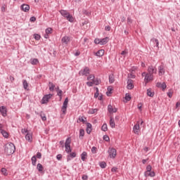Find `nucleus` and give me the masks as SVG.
I'll use <instances>...</instances> for the list:
<instances>
[{"label": "nucleus", "mask_w": 180, "mask_h": 180, "mask_svg": "<svg viewBox=\"0 0 180 180\" xmlns=\"http://www.w3.org/2000/svg\"><path fill=\"white\" fill-rule=\"evenodd\" d=\"M15 145L13 143H8L5 146L4 151L7 155H11V154H13L15 153Z\"/></svg>", "instance_id": "f257e3e1"}, {"label": "nucleus", "mask_w": 180, "mask_h": 180, "mask_svg": "<svg viewBox=\"0 0 180 180\" xmlns=\"http://www.w3.org/2000/svg\"><path fill=\"white\" fill-rule=\"evenodd\" d=\"M87 82L86 85L88 86H92L93 85H99L100 82L98 79H95V76L94 75H90L87 77Z\"/></svg>", "instance_id": "f03ea898"}, {"label": "nucleus", "mask_w": 180, "mask_h": 180, "mask_svg": "<svg viewBox=\"0 0 180 180\" xmlns=\"http://www.w3.org/2000/svg\"><path fill=\"white\" fill-rule=\"evenodd\" d=\"M60 13L62 15V16L65 18L67 20H68L69 22H74V17H72V15H71L70 13H68L67 11L61 10L60 11Z\"/></svg>", "instance_id": "7ed1b4c3"}, {"label": "nucleus", "mask_w": 180, "mask_h": 180, "mask_svg": "<svg viewBox=\"0 0 180 180\" xmlns=\"http://www.w3.org/2000/svg\"><path fill=\"white\" fill-rule=\"evenodd\" d=\"M142 77H145L144 81L146 84H148V82H151V81L154 79V75H150V73L146 72L142 73Z\"/></svg>", "instance_id": "20e7f679"}, {"label": "nucleus", "mask_w": 180, "mask_h": 180, "mask_svg": "<svg viewBox=\"0 0 180 180\" xmlns=\"http://www.w3.org/2000/svg\"><path fill=\"white\" fill-rule=\"evenodd\" d=\"M65 151L66 153H68V154H70V153H71L72 150H71V138H68L65 141Z\"/></svg>", "instance_id": "39448f33"}, {"label": "nucleus", "mask_w": 180, "mask_h": 180, "mask_svg": "<svg viewBox=\"0 0 180 180\" xmlns=\"http://www.w3.org/2000/svg\"><path fill=\"white\" fill-rule=\"evenodd\" d=\"M108 154L110 158H116V155H117V152L114 148H109Z\"/></svg>", "instance_id": "423d86ee"}, {"label": "nucleus", "mask_w": 180, "mask_h": 180, "mask_svg": "<svg viewBox=\"0 0 180 180\" xmlns=\"http://www.w3.org/2000/svg\"><path fill=\"white\" fill-rule=\"evenodd\" d=\"M52 96H53V94L45 95L41 100V103L43 104L47 103L50 101V99H51Z\"/></svg>", "instance_id": "0eeeda50"}, {"label": "nucleus", "mask_w": 180, "mask_h": 180, "mask_svg": "<svg viewBox=\"0 0 180 180\" xmlns=\"http://www.w3.org/2000/svg\"><path fill=\"white\" fill-rule=\"evenodd\" d=\"M68 106V98H66L65 99V101L63 102V105L62 107V112L63 115H65V112H67Z\"/></svg>", "instance_id": "6e6552de"}, {"label": "nucleus", "mask_w": 180, "mask_h": 180, "mask_svg": "<svg viewBox=\"0 0 180 180\" xmlns=\"http://www.w3.org/2000/svg\"><path fill=\"white\" fill-rule=\"evenodd\" d=\"M148 73L150 75H153V74H157V68L153 65L149 66L148 68Z\"/></svg>", "instance_id": "1a4fd4ad"}, {"label": "nucleus", "mask_w": 180, "mask_h": 180, "mask_svg": "<svg viewBox=\"0 0 180 180\" xmlns=\"http://www.w3.org/2000/svg\"><path fill=\"white\" fill-rule=\"evenodd\" d=\"M133 131L135 134H140V122H137L136 124L134 126Z\"/></svg>", "instance_id": "9d476101"}, {"label": "nucleus", "mask_w": 180, "mask_h": 180, "mask_svg": "<svg viewBox=\"0 0 180 180\" xmlns=\"http://www.w3.org/2000/svg\"><path fill=\"white\" fill-rule=\"evenodd\" d=\"M164 74H165V67L164 66V64H162L158 67V75L161 77L162 75H164Z\"/></svg>", "instance_id": "9b49d317"}, {"label": "nucleus", "mask_w": 180, "mask_h": 180, "mask_svg": "<svg viewBox=\"0 0 180 180\" xmlns=\"http://www.w3.org/2000/svg\"><path fill=\"white\" fill-rule=\"evenodd\" d=\"M25 139L29 143H32V141H33V133L27 132V134H25Z\"/></svg>", "instance_id": "f8f14e48"}, {"label": "nucleus", "mask_w": 180, "mask_h": 180, "mask_svg": "<svg viewBox=\"0 0 180 180\" xmlns=\"http://www.w3.org/2000/svg\"><path fill=\"white\" fill-rule=\"evenodd\" d=\"M89 74V68H85L83 70H81L79 72V75H88Z\"/></svg>", "instance_id": "ddd939ff"}, {"label": "nucleus", "mask_w": 180, "mask_h": 180, "mask_svg": "<svg viewBox=\"0 0 180 180\" xmlns=\"http://www.w3.org/2000/svg\"><path fill=\"white\" fill-rule=\"evenodd\" d=\"M71 39L68 36H65L62 38V44H68L70 43Z\"/></svg>", "instance_id": "4468645a"}, {"label": "nucleus", "mask_w": 180, "mask_h": 180, "mask_svg": "<svg viewBox=\"0 0 180 180\" xmlns=\"http://www.w3.org/2000/svg\"><path fill=\"white\" fill-rule=\"evenodd\" d=\"M156 86L158 88H161L162 89V91H165V89L167 88V84H165V82H158L156 84Z\"/></svg>", "instance_id": "2eb2a0df"}, {"label": "nucleus", "mask_w": 180, "mask_h": 180, "mask_svg": "<svg viewBox=\"0 0 180 180\" xmlns=\"http://www.w3.org/2000/svg\"><path fill=\"white\" fill-rule=\"evenodd\" d=\"M7 112L8 111L6 110V107L5 106L0 107V113L2 115V116H4V117H6Z\"/></svg>", "instance_id": "dca6fc26"}, {"label": "nucleus", "mask_w": 180, "mask_h": 180, "mask_svg": "<svg viewBox=\"0 0 180 180\" xmlns=\"http://www.w3.org/2000/svg\"><path fill=\"white\" fill-rule=\"evenodd\" d=\"M46 34L44 35L45 39H49V34H51L53 33V29L51 27H49L45 30Z\"/></svg>", "instance_id": "f3484780"}, {"label": "nucleus", "mask_w": 180, "mask_h": 180, "mask_svg": "<svg viewBox=\"0 0 180 180\" xmlns=\"http://www.w3.org/2000/svg\"><path fill=\"white\" fill-rule=\"evenodd\" d=\"M127 89H133L134 88V85L133 84V80L131 79H128L127 81Z\"/></svg>", "instance_id": "a211bd4d"}, {"label": "nucleus", "mask_w": 180, "mask_h": 180, "mask_svg": "<svg viewBox=\"0 0 180 180\" xmlns=\"http://www.w3.org/2000/svg\"><path fill=\"white\" fill-rule=\"evenodd\" d=\"M21 9L22 11H23V12H29V11L30 10V6H29L28 4H22L21 6Z\"/></svg>", "instance_id": "6ab92c4d"}, {"label": "nucleus", "mask_w": 180, "mask_h": 180, "mask_svg": "<svg viewBox=\"0 0 180 180\" xmlns=\"http://www.w3.org/2000/svg\"><path fill=\"white\" fill-rule=\"evenodd\" d=\"M108 109L110 113H116V112H117V108L112 106L111 105H108Z\"/></svg>", "instance_id": "aec40b11"}, {"label": "nucleus", "mask_w": 180, "mask_h": 180, "mask_svg": "<svg viewBox=\"0 0 180 180\" xmlns=\"http://www.w3.org/2000/svg\"><path fill=\"white\" fill-rule=\"evenodd\" d=\"M145 176L147 178L148 176H150L151 178L155 176V172H145Z\"/></svg>", "instance_id": "412c9836"}, {"label": "nucleus", "mask_w": 180, "mask_h": 180, "mask_svg": "<svg viewBox=\"0 0 180 180\" xmlns=\"http://www.w3.org/2000/svg\"><path fill=\"white\" fill-rule=\"evenodd\" d=\"M86 131L88 134H91V131H92V124L87 123L86 124Z\"/></svg>", "instance_id": "4be33fe9"}, {"label": "nucleus", "mask_w": 180, "mask_h": 180, "mask_svg": "<svg viewBox=\"0 0 180 180\" xmlns=\"http://www.w3.org/2000/svg\"><path fill=\"white\" fill-rule=\"evenodd\" d=\"M108 41H109V38L108 37L101 39L100 45L103 46V45L106 44V43H108Z\"/></svg>", "instance_id": "5701e85b"}, {"label": "nucleus", "mask_w": 180, "mask_h": 180, "mask_svg": "<svg viewBox=\"0 0 180 180\" xmlns=\"http://www.w3.org/2000/svg\"><path fill=\"white\" fill-rule=\"evenodd\" d=\"M104 54H105V50L101 49L97 51V53H96V56H97V57H103Z\"/></svg>", "instance_id": "b1692460"}, {"label": "nucleus", "mask_w": 180, "mask_h": 180, "mask_svg": "<svg viewBox=\"0 0 180 180\" xmlns=\"http://www.w3.org/2000/svg\"><path fill=\"white\" fill-rule=\"evenodd\" d=\"M30 63L32 65H37V64H39V59L37 58H32L30 60Z\"/></svg>", "instance_id": "393cba45"}, {"label": "nucleus", "mask_w": 180, "mask_h": 180, "mask_svg": "<svg viewBox=\"0 0 180 180\" xmlns=\"http://www.w3.org/2000/svg\"><path fill=\"white\" fill-rule=\"evenodd\" d=\"M22 85L24 89L28 90L29 89V83H27V81L26 79L22 80Z\"/></svg>", "instance_id": "a878e982"}, {"label": "nucleus", "mask_w": 180, "mask_h": 180, "mask_svg": "<svg viewBox=\"0 0 180 180\" xmlns=\"http://www.w3.org/2000/svg\"><path fill=\"white\" fill-rule=\"evenodd\" d=\"M84 135H85V131L84 129H80L79 139H80V140H82V139H84Z\"/></svg>", "instance_id": "bb28decb"}, {"label": "nucleus", "mask_w": 180, "mask_h": 180, "mask_svg": "<svg viewBox=\"0 0 180 180\" xmlns=\"http://www.w3.org/2000/svg\"><path fill=\"white\" fill-rule=\"evenodd\" d=\"M1 172L4 176H8V170L5 167L1 168Z\"/></svg>", "instance_id": "cd10ccee"}, {"label": "nucleus", "mask_w": 180, "mask_h": 180, "mask_svg": "<svg viewBox=\"0 0 180 180\" xmlns=\"http://www.w3.org/2000/svg\"><path fill=\"white\" fill-rule=\"evenodd\" d=\"M0 133H1L2 136H4V137H5L6 139H8V137L9 136V134H8V132H6V131L4 129L1 130Z\"/></svg>", "instance_id": "c85d7f7f"}, {"label": "nucleus", "mask_w": 180, "mask_h": 180, "mask_svg": "<svg viewBox=\"0 0 180 180\" xmlns=\"http://www.w3.org/2000/svg\"><path fill=\"white\" fill-rule=\"evenodd\" d=\"M110 127H112V129H115V120H113L112 117H111L110 120Z\"/></svg>", "instance_id": "c756f323"}, {"label": "nucleus", "mask_w": 180, "mask_h": 180, "mask_svg": "<svg viewBox=\"0 0 180 180\" xmlns=\"http://www.w3.org/2000/svg\"><path fill=\"white\" fill-rule=\"evenodd\" d=\"M86 157H88L86 152H83L81 155L82 160L84 161L85 160H86Z\"/></svg>", "instance_id": "7c9ffc66"}, {"label": "nucleus", "mask_w": 180, "mask_h": 180, "mask_svg": "<svg viewBox=\"0 0 180 180\" xmlns=\"http://www.w3.org/2000/svg\"><path fill=\"white\" fill-rule=\"evenodd\" d=\"M79 122H82V123H85V122H86V118L84 117H79L77 120V123H79Z\"/></svg>", "instance_id": "2f4dec72"}, {"label": "nucleus", "mask_w": 180, "mask_h": 180, "mask_svg": "<svg viewBox=\"0 0 180 180\" xmlns=\"http://www.w3.org/2000/svg\"><path fill=\"white\" fill-rule=\"evenodd\" d=\"M109 82H110V84H113V82H115V76H113V75H110Z\"/></svg>", "instance_id": "473e14b6"}, {"label": "nucleus", "mask_w": 180, "mask_h": 180, "mask_svg": "<svg viewBox=\"0 0 180 180\" xmlns=\"http://www.w3.org/2000/svg\"><path fill=\"white\" fill-rule=\"evenodd\" d=\"M147 95L148 96H150V98H153L154 96V92L151 91L150 89L147 90Z\"/></svg>", "instance_id": "72a5a7b5"}, {"label": "nucleus", "mask_w": 180, "mask_h": 180, "mask_svg": "<svg viewBox=\"0 0 180 180\" xmlns=\"http://www.w3.org/2000/svg\"><path fill=\"white\" fill-rule=\"evenodd\" d=\"M54 88H56V85H54L51 82H49V91H54Z\"/></svg>", "instance_id": "f704fd0d"}, {"label": "nucleus", "mask_w": 180, "mask_h": 180, "mask_svg": "<svg viewBox=\"0 0 180 180\" xmlns=\"http://www.w3.org/2000/svg\"><path fill=\"white\" fill-rule=\"evenodd\" d=\"M124 99L126 101L125 102H129V101H130L131 99V96H130V94H126Z\"/></svg>", "instance_id": "c9c22d12"}, {"label": "nucleus", "mask_w": 180, "mask_h": 180, "mask_svg": "<svg viewBox=\"0 0 180 180\" xmlns=\"http://www.w3.org/2000/svg\"><path fill=\"white\" fill-rule=\"evenodd\" d=\"M37 169L39 172H41L43 171V165L39 163L37 166Z\"/></svg>", "instance_id": "e433bc0d"}, {"label": "nucleus", "mask_w": 180, "mask_h": 180, "mask_svg": "<svg viewBox=\"0 0 180 180\" xmlns=\"http://www.w3.org/2000/svg\"><path fill=\"white\" fill-rule=\"evenodd\" d=\"M101 130L103 131H108V124H103V126L101 127Z\"/></svg>", "instance_id": "4c0bfd02"}, {"label": "nucleus", "mask_w": 180, "mask_h": 180, "mask_svg": "<svg viewBox=\"0 0 180 180\" xmlns=\"http://www.w3.org/2000/svg\"><path fill=\"white\" fill-rule=\"evenodd\" d=\"M151 41H153V43H155L156 44V46L158 47L160 42L158 41V39H155V38H153L151 39Z\"/></svg>", "instance_id": "58836bf2"}, {"label": "nucleus", "mask_w": 180, "mask_h": 180, "mask_svg": "<svg viewBox=\"0 0 180 180\" xmlns=\"http://www.w3.org/2000/svg\"><path fill=\"white\" fill-rule=\"evenodd\" d=\"M40 116H41V120H43V122H46V120H47V117H46V114L41 113Z\"/></svg>", "instance_id": "ea45409f"}, {"label": "nucleus", "mask_w": 180, "mask_h": 180, "mask_svg": "<svg viewBox=\"0 0 180 180\" xmlns=\"http://www.w3.org/2000/svg\"><path fill=\"white\" fill-rule=\"evenodd\" d=\"M31 160H32V165L35 166L36 162L37 161V159L36 158V156H33Z\"/></svg>", "instance_id": "a19ab883"}, {"label": "nucleus", "mask_w": 180, "mask_h": 180, "mask_svg": "<svg viewBox=\"0 0 180 180\" xmlns=\"http://www.w3.org/2000/svg\"><path fill=\"white\" fill-rule=\"evenodd\" d=\"M112 86H108V91L106 92L108 96H109V95L112 94Z\"/></svg>", "instance_id": "79ce46f5"}, {"label": "nucleus", "mask_w": 180, "mask_h": 180, "mask_svg": "<svg viewBox=\"0 0 180 180\" xmlns=\"http://www.w3.org/2000/svg\"><path fill=\"white\" fill-rule=\"evenodd\" d=\"M41 37L39 34H34V39H35V40H40Z\"/></svg>", "instance_id": "37998d69"}, {"label": "nucleus", "mask_w": 180, "mask_h": 180, "mask_svg": "<svg viewBox=\"0 0 180 180\" xmlns=\"http://www.w3.org/2000/svg\"><path fill=\"white\" fill-rule=\"evenodd\" d=\"M100 167L101 168H106V162H100Z\"/></svg>", "instance_id": "c03bdc74"}, {"label": "nucleus", "mask_w": 180, "mask_h": 180, "mask_svg": "<svg viewBox=\"0 0 180 180\" xmlns=\"http://www.w3.org/2000/svg\"><path fill=\"white\" fill-rule=\"evenodd\" d=\"M97 112H98L97 109H92L89 111V113H90L91 115H94V113H96Z\"/></svg>", "instance_id": "a18cd8bd"}, {"label": "nucleus", "mask_w": 180, "mask_h": 180, "mask_svg": "<svg viewBox=\"0 0 180 180\" xmlns=\"http://www.w3.org/2000/svg\"><path fill=\"white\" fill-rule=\"evenodd\" d=\"M69 155L71 157V158H75L77 157V153L75 152L70 153Z\"/></svg>", "instance_id": "49530a36"}, {"label": "nucleus", "mask_w": 180, "mask_h": 180, "mask_svg": "<svg viewBox=\"0 0 180 180\" xmlns=\"http://www.w3.org/2000/svg\"><path fill=\"white\" fill-rule=\"evenodd\" d=\"M21 131H22V134H27V133H30V131H29L27 129H22V130H21Z\"/></svg>", "instance_id": "de8ad7c7"}, {"label": "nucleus", "mask_w": 180, "mask_h": 180, "mask_svg": "<svg viewBox=\"0 0 180 180\" xmlns=\"http://www.w3.org/2000/svg\"><path fill=\"white\" fill-rule=\"evenodd\" d=\"M151 169H152L151 165H148V166L146 167V172H152Z\"/></svg>", "instance_id": "09e8293b"}, {"label": "nucleus", "mask_w": 180, "mask_h": 180, "mask_svg": "<svg viewBox=\"0 0 180 180\" xmlns=\"http://www.w3.org/2000/svg\"><path fill=\"white\" fill-rule=\"evenodd\" d=\"M127 22L128 25H131L133 20H131V18L128 17Z\"/></svg>", "instance_id": "8fccbe9b"}, {"label": "nucleus", "mask_w": 180, "mask_h": 180, "mask_svg": "<svg viewBox=\"0 0 180 180\" xmlns=\"http://www.w3.org/2000/svg\"><path fill=\"white\" fill-rule=\"evenodd\" d=\"M94 43H95V44H100V45H101V39L96 38V39L94 40Z\"/></svg>", "instance_id": "3c124183"}, {"label": "nucleus", "mask_w": 180, "mask_h": 180, "mask_svg": "<svg viewBox=\"0 0 180 180\" xmlns=\"http://www.w3.org/2000/svg\"><path fill=\"white\" fill-rule=\"evenodd\" d=\"M103 140H105V141H109V140H110V139L109 138V136L108 135H105L103 136Z\"/></svg>", "instance_id": "603ef678"}, {"label": "nucleus", "mask_w": 180, "mask_h": 180, "mask_svg": "<svg viewBox=\"0 0 180 180\" xmlns=\"http://www.w3.org/2000/svg\"><path fill=\"white\" fill-rule=\"evenodd\" d=\"M91 153H92L93 154H96V147H95V146L92 147V148H91Z\"/></svg>", "instance_id": "864d4df0"}, {"label": "nucleus", "mask_w": 180, "mask_h": 180, "mask_svg": "<svg viewBox=\"0 0 180 180\" xmlns=\"http://www.w3.org/2000/svg\"><path fill=\"white\" fill-rule=\"evenodd\" d=\"M172 91L170 90L167 92V96H169V98H172Z\"/></svg>", "instance_id": "5fc2aeb1"}, {"label": "nucleus", "mask_w": 180, "mask_h": 180, "mask_svg": "<svg viewBox=\"0 0 180 180\" xmlns=\"http://www.w3.org/2000/svg\"><path fill=\"white\" fill-rule=\"evenodd\" d=\"M127 55V51H122L121 52V56H124V57H126V56Z\"/></svg>", "instance_id": "6e6d98bb"}, {"label": "nucleus", "mask_w": 180, "mask_h": 180, "mask_svg": "<svg viewBox=\"0 0 180 180\" xmlns=\"http://www.w3.org/2000/svg\"><path fill=\"white\" fill-rule=\"evenodd\" d=\"M57 160H58V161H60V160H61V158H63V155L59 154L56 156Z\"/></svg>", "instance_id": "4d7b16f0"}, {"label": "nucleus", "mask_w": 180, "mask_h": 180, "mask_svg": "<svg viewBox=\"0 0 180 180\" xmlns=\"http://www.w3.org/2000/svg\"><path fill=\"white\" fill-rule=\"evenodd\" d=\"M37 158H41V153H39V152H38L37 153Z\"/></svg>", "instance_id": "13d9d810"}, {"label": "nucleus", "mask_w": 180, "mask_h": 180, "mask_svg": "<svg viewBox=\"0 0 180 180\" xmlns=\"http://www.w3.org/2000/svg\"><path fill=\"white\" fill-rule=\"evenodd\" d=\"M142 108H143V104L142 103H139L138 104V108L139 109V110H141Z\"/></svg>", "instance_id": "bf43d9fd"}, {"label": "nucleus", "mask_w": 180, "mask_h": 180, "mask_svg": "<svg viewBox=\"0 0 180 180\" xmlns=\"http://www.w3.org/2000/svg\"><path fill=\"white\" fill-rule=\"evenodd\" d=\"M58 96H61V95H63V91L58 90Z\"/></svg>", "instance_id": "052dcab7"}, {"label": "nucleus", "mask_w": 180, "mask_h": 180, "mask_svg": "<svg viewBox=\"0 0 180 180\" xmlns=\"http://www.w3.org/2000/svg\"><path fill=\"white\" fill-rule=\"evenodd\" d=\"M30 22H36V17H31Z\"/></svg>", "instance_id": "680f3d73"}, {"label": "nucleus", "mask_w": 180, "mask_h": 180, "mask_svg": "<svg viewBox=\"0 0 180 180\" xmlns=\"http://www.w3.org/2000/svg\"><path fill=\"white\" fill-rule=\"evenodd\" d=\"M105 30H107L108 32H110V26L108 25L105 27Z\"/></svg>", "instance_id": "e2e57ef3"}, {"label": "nucleus", "mask_w": 180, "mask_h": 180, "mask_svg": "<svg viewBox=\"0 0 180 180\" xmlns=\"http://www.w3.org/2000/svg\"><path fill=\"white\" fill-rule=\"evenodd\" d=\"M111 171H112V172H116V171H117V169L116 167H112L111 169Z\"/></svg>", "instance_id": "0e129e2a"}, {"label": "nucleus", "mask_w": 180, "mask_h": 180, "mask_svg": "<svg viewBox=\"0 0 180 180\" xmlns=\"http://www.w3.org/2000/svg\"><path fill=\"white\" fill-rule=\"evenodd\" d=\"M82 179H84V180H87L88 179V176H86V175H84V176H82Z\"/></svg>", "instance_id": "69168bd1"}, {"label": "nucleus", "mask_w": 180, "mask_h": 180, "mask_svg": "<svg viewBox=\"0 0 180 180\" xmlns=\"http://www.w3.org/2000/svg\"><path fill=\"white\" fill-rule=\"evenodd\" d=\"M67 161H68H68H71V157H70V155H68L67 156Z\"/></svg>", "instance_id": "338daca9"}, {"label": "nucleus", "mask_w": 180, "mask_h": 180, "mask_svg": "<svg viewBox=\"0 0 180 180\" xmlns=\"http://www.w3.org/2000/svg\"><path fill=\"white\" fill-rule=\"evenodd\" d=\"M179 106H180V102L179 101L176 103V108H179Z\"/></svg>", "instance_id": "774afa93"}]
</instances>
